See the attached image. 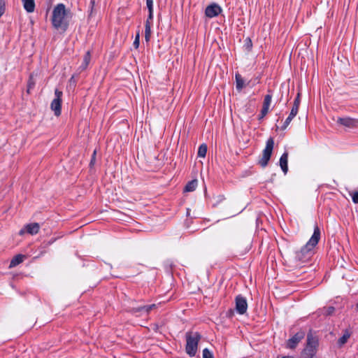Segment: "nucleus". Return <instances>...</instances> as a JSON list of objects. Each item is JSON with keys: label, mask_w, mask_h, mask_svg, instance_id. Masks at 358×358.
<instances>
[{"label": "nucleus", "mask_w": 358, "mask_h": 358, "mask_svg": "<svg viewBox=\"0 0 358 358\" xmlns=\"http://www.w3.org/2000/svg\"><path fill=\"white\" fill-rule=\"evenodd\" d=\"M320 229L316 224L314 227V231L305 245H303L300 250L296 252V258L299 261L306 262L312 254V251L314 248L317 245L320 239Z\"/></svg>", "instance_id": "1"}, {"label": "nucleus", "mask_w": 358, "mask_h": 358, "mask_svg": "<svg viewBox=\"0 0 358 358\" xmlns=\"http://www.w3.org/2000/svg\"><path fill=\"white\" fill-rule=\"evenodd\" d=\"M66 10L64 3H58L52 10V24L57 29L66 31L69 27V21L66 20Z\"/></svg>", "instance_id": "2"}, {"label": "nucleus", "mask_w": 358, "mask_h": 358, "mask_svg": "<svg viewBox=\"0 0 358 358\" xmlns=\"http://www.w3.org/2000/svg\"><path fill=\"white\" fill-rule=\"evenodd\" d=\"M186 338V346L185 351L186 353L189 357L195 356L199 342L201 338V334L199 332H191L188 331L185 334Z\"/></svg>", "instance_id": "3"}, {"label": "nucleus", "mask_w": 358, "mask_h": 358, "mask_svg": "<svg viewBox=\"0 0 358 358\" xmlns=\"http://www.w3.org/2000/svg\"><path fill=\"white\" fill-rule=\"evenodd\" d=\"M159 304H140L133 307H130L129 312L136 317H143L148 315L151 311L156 310L159 307Z\"/></svg>", "instance_id": "4"}, {"label": "nucleus", "mask_w": 358, "mask_h": 358, "mask_svg": "<svg viewBox=\"0 0 358 358\" xmlns=\"http://www.w3.org/2000/svg\"><path fill=\"white\" fill-rule=\"evenodd\" d=\"M273 145L274 141L273 138L271 137L267 140L266 147L262 152V156L259 160V164L262 167L264 168L267 166L272 155Z\"/></svg>", "instance_id": "5"}, {"label": "nucleus", "mask_w": 358, "mask_h": 358, "mask_svg": "<svg viewBox=\"0 0 358 358\" xmlns=\"http://www.w3.org/2000/svg\"><path fill=\"white\" fill-rule=\"evenodd\" d=\"M305 336L306 333L304 331L301 330L298 331L287 341L286 348L291 350L295 349L298 344L304 338Z\"/></svg>", "instance_id": "6"}, {"label": "nucleus", "mask_w": 358, "mask_h": 358, "mask_svg": "<svg viewBox=\"0 0 358 358\" xmlns=\"http://www.w3.org/2000/svg\"><path fill=\"white\" fill-rule=\"evenodd\" d=\"M236 310L240 315H243L248 309V303L245 297L242 295H238L235 299Z\"/></svg>", "instance_id": "7"}, {"label": "nucleus", "mask_w": 358, "mask_h": 358, "mask_svg": "<svg viewBox=\"0 0 358 358\" xmlns=\"http://www.w3.org/2000/svg\"><path fill=\"white\" fill-rule=\"evenodd\" d=\"M222 11V8L216 3H212L205 9V15L208 18L218 16Z\"/></svg>", "instance_id": "8"}, {"label": "nucleus", "mask_w": 358, "mask_h": 358, "mask_svg": "<svg viewBox=\"0 0 358 358\" xmlns=\"http://www.w3.org/2000/svg\"><path fill=\"white\" fill-rule=\"evenodd\" d=\"M336 122L348 128H355L358 125V119L350 117H338Z\"/></svg>", "instance_id": "9"}, {"label": "nucleus", "mask_w": 358, "mask_h": 358, "mask_svg": "<svg viewBox=\"0 0 358 358\" xmlns=\"http://www.w3.org/2000/svg\"><path fill=\"white\" fill-rule=\"evenodd\" d=\"M62 100L53 99L50 104L52 110L56 116H59L62 113Z\"/></svg>", "instance_id": "10"}, {"label": "nucleus", "mask_w": 358, "mask_h": 358, "mask_svg": "<svg viewBox=\"0 0 358 358\" xmlns=\"http://www.w3.org/2000/svg\"><path fill=\"white\" fill-rule=\"evenodd\" d=\"M288 152H285L280 157L279 164L283 173L286 174L288 171Z\"/></svg>", "instance_id": "11"}, {"label": "nucleus", "mask_w": 358, "mask_h": 358, "mask_svg": "<svg viewBox=\"0 0 358 358\" xmlns=\"http://www.w3.org/2000/svg\"><path fill=\"white\" fill-rule=\"evenodd\" d=\"M306 344H308V345H311V346H314L315 348H318V345H319L318 338L313 334L311 330L307 334Z\"/></svg>", "instance_id": "12"}, {"label": "nucleus", "mask_w": 358, "mask_h": 358, "mask_svg": "<svg viewBox=\"0 0 358 358\" xmlns=\"http://www.w3.org/2000/svg\"><path fill=\"white\" fill-rule=\"evenodd\" d=\"M317 348L311 345H308V344H306L303 353L306 356V357H316L315 355L317 352Z\"/></svg>", "instance_id": "13"}, {"label": "nucleus", "mask_w": 358, "mask_h": 358, "mask_svg": "<svg viewBox=\"0 0 358 358\" xmlns=\"http://www.w3.org/2000/svg\"><path fill=\"white\" fill-rule=\"evenodd\" d=\"M26 231L28 234L34 235L36 234L40 229V225L38 223L34 222L28 224L25 226Z\"/></svg>", "instance_id": "14"}, {"label": "nucleus", "mask_w": 358, "mask_h": 358, "mask_svg": "<svg viewBox=\"0 0 358 358\" xmlns=\"http://www.w3.org/2000/svg\"><path fill=\"white\" fill-rule=\"evenodd\" d=\"M26 257L24 255H15L10 261L9 267L13 268L17 266L18 264H21L24 259Z\"/></svg>", "instance_id": "15"}, {"label": "nucleus", "mask_w": 358, "mask_h": 358, "mask_svg": "<svg viewBox=\"0 0 358 358\" xmlns=\"http://www.w3.org/2000/svg\"><path fill=\"white\" fill-rule=\"evenodd\" d=\"M24 10L28 13L34 12L35 9L34 0H22Z\"/></svg>", "instance_id": "16"}, {"label": "nucleus", "mask_w": 358, "mask_h": 358, "mask_svg": "<svg viewBox=\"0 0 358 358\" xmlns=\"http://www.w3.org/2000/svg\"><path fill=\"white\" fill-rule=\"evenodd\" d=\"M198 185V180L196 179L189 181L184 187V192H190L196 189Z\"/></svg>", "instance_id": "17"}, {"label": "nucleus", "mask_w": 358, "mask_h": 358, "mask_svg": "<svg viewBox=\"0 0 358 358\" xmlns=\"http://www.w3.org/2000/svg\"><path fill=\"white\" fill-rule=\"evenodd\" d=\"M236 88L238 91H241L244 87V80L239 73H236Z\"/></svg>", "instance_id": "18"}, {"label": "nucleus", "mask_w": 358, "mask_h": 358, "mask_svg": "<svg viewBox=\"0 0 358 358\" xmlns=\"http://www.w3.org/2000/svg\"><path fill=\"white\" fill-rule=\"evenodd\" d=\"M271 99H272V93H271V90H268V94L265 95V96L264 98L262 108H266V110H269V107H270V105L271 103Z\"/></svg>", "instance_id": "19"}, {"label": "nucleus", "mask_w": 358, "mask_h": 358, "mask_svg": "<svg viewBox=\"0 0 358 358\" xmlns=\"http://www.w3.org/2000/svg\"><path fill=\"white\" fill-rule=\"evenodd\" d=\"M350 337V333L348 331V330H345L343 335L338 339V345L341 347L344 344H345Z\"/></svg>", "instance_id": "20"}, {"label": "nucleus", "mask_w": 358, "mask_h": 358, "mask_svg": "<svg viewBox=\"0 0 358 358\" xmlns=\"http://www.w3.org/2000/svg\"><path fill=\"white\" fill-rule=\"evenodd\" d=\"M90 59H91L90 52L87 51V52H86V53L85 54V55L83 57V61L80 66V68L83 70L85 69L87 67L90 62Z\"/></svg>", "instance_id": "21"}, {"label": "nucleus", "mask_w": 358, "mask_h": 358, "mask_svg": "<svg viewBox=\"0 0 358 358\" xmlns=\"http://www.w3.org/2000/svg\"><path fill=\"white\" fill-rule=\"evenodd\" d=\"M207 152V145L203 143L199 145L198 149L197 155L199 157H205Z\"/></svg>", "instance_id": "22"}, {"label": "nucleus", "mask_w": 358, "mask_h": 358, "mask_svg": "<svg viewBox=\"0 0 358 358\" xmlns=\"http://www.w3.org/2000/svg\"><path fill=\"white\" fill-rule=\"evenodd\" d=\"M151 26L149 24H145V39L148 42L151 36Z\"/></svg>", "instance_id": "23"}, {"label": "nucleus", "mask_w": 358, "mask_h": 358, "mask_svg": "<svg viewBox=\"0 0 358 358\" xmlns=\"http://www.w3.org/2000/svg\"><path fill=\"white\" fill-rule=\"evenodd\" d=\"M295 117L294 116H292L291 114L289 115V116L286 118V120H285L282 126L281 127V129L282 130H285L287 129V127L289 126V124H290V122H292V120Z\"/></svg>", "instance_id": "24"}, {"label": "nucleus", "mask_w": 358, "mask_h": 358, "mask_svg": "<svg viewBox=\"0 0 358 358\" xmlns=\"http://www.w3.org/2000/svg\"><path fill=\"white\" fill-rule=\"evenodd\" d=\"M323 315L326 316H329L332 315L335 311V308L334 306H329L323 308Z\"/></svg>", "instance_id": "25"}, {"label": "nucleus", "mask_w": 358, "mask_h": 358, "mask_svg": "<svg viewBox=\"0 0 358 358\" xmlns=\"http://www.w3.org/2000/svg\"><path fill=\"white\" fill-rule=\"evenodd\" d=\"M148 16L145 21V24L152 25V20H153V9H148Z\"/></svg>", "instance_id": "26"}, {"label": "nucleus", "mask_w": 358, "mask_h": 358, "mask_svg": "<svg viewBox=\"0 0 358 358\" xmlns=\"http://www.w3.org/2000/svg\"><path fill=\"white\" fill-rule=\"evenodd\" d=\"M202 357L203 358H214L213 353L208 348L203 350Z\"/></svg>", "instance_id": "27"}, {"label": "nucleus", "mask_w": 358, "mask_h": 358, "mask_svg": "<svg viewBox=\"0 0 358 358\" xmlns=\"http://www.w3.org/2000/svg\"><path fill=\"white\" fill-rule=\"evenodd\" d=\"M244 42V47L245 49L248 51L251 50L252 47V40L250 38H246Z\"/></svg>", "instance_id": "28"}, {"label": "nucleus", "mask_w": 358, "mask_h": 358, "mask_svg": "<svg viewBox=\"0 0 358 358\" xmlns=\"http://www.w3.org/2000/svg\"><path fill=\"white\" fill-rule=\"evenodd\" d=\"M139 45H140V34H139V32H138L137 34L136 35L135 39L134 41L133 45L136 49H137V48H138Z\"/></svg>", "instance_id": "29"}, {"label": "nucleus", "mask_w": 358, "mask_h": 358, "mask_svg": "<svg viewBox=\"0 0 358 358\" xmlns=\"http://www.w3.org/2000/svg\"><path fill=\"white\" fill-rule=\"evenodd\" d=\"M5 0H0V17L3 15L5 12Z\"/></svg>", "instance_id": "30"}, {"label": "nucleus", "mask_w": 358, "mask_h": 358, "mask_svg": "<svg viewBox=\"0 0 358 358\" xmlns=\"http://www.w3.org/2000/svg\"><path fill=\"white\" fill-rule=\"evenodd\" d=\"M268 110H266V108H262L260 114L259 115L258 120H262L268 113Z\"/></svg>", "instance_id": "31"}, {"label": "nucleus", "mask_w": 358, "mask_h": 358, "mask_svg": "<svg viewBox=\"0 0 358 358\" xmlns=\"http://www.w3.org/2000/svg\"><path fill=\"white\" fill-rule=\"evenodd\" d=\"M299 108V106L293 105L289 114L295 117L298 113Z\"/></svg>", "instance_id": "32"}, {"label": "nucleus", "mask_w": 358, "mask_h": 358, "mask_svg": "<svg viewBox=\"0 0 358 358\" xmlns=\"http://www.w3.org/2000/svg\"><path fill=\"white\" fill-rule=\"evenodd\" d=\"M62 94H63V93L62 91L59 90L58 89H55V98L54 99L62 100Z\"/></svg>", "instance_id": "33"}, {"label": "nucleus", "mask_w": 358, "mask_h": 358, "mask_svg": "<svg viewBox=\"0 0 358 358\" xmlns=\"http://www.w3.org/2000/svg\"><path fill=\"white\" fill-rule=\"evenodd\" d=\"M300 96H301V94H300V92H298L297 96L294 101L293 105L299 106L300 103H301V97Z\"/></svg>", "instance_id": "34"}, {"label": "nucleus", "mask_w": 358, "mask_h": 358, "mask_svg": "<svg viewBox=\"0 0 358 358\" xmlns=\"http://www.w3.org/2000/svg\"><path fill=\"white\" fill-rule=\"evenodd\" d=\"M352 199L355 203H358V192H355L352 194Z\"/></svg>", "instance_id": "35"}, {"label": "nucleus", "mask_w": 358, "mask_h": 358, "mask_svg": "<svg viewBox=\"0 0 358 358\" xmlns=\"http://www.w3.org/2000/svg\"><path fill=\"white\" fill-rule=\"evenodd\" d=\"M148 9H153V0H146Z\"/></svg>", "instance_id": "36"}, {"label": "nucleus", "mask_w": 358, "mask_h": 358, "mask_svg": "<svg viewBox=\"0 0 358 358\" xmlns=\"http://www.w3.org/2000/svg\"><path fill=\"white\" fill-rule=\"evenodd\" d=\"M96 150H94L93 154H92V159H91V161H90V166L94 165V164L95 162V160H96Z\"/></svg>", "instance_id": "37"}, {"label": "nucleus", "mask_w": 358, "mask_h": 358, "mask_svg": "<svg viewBox=\"0 0 358 358\" xmlns=\"http://www.w3.org/2000/svg\"><path fill=\"white\" fill-rule=\"evenodd\" d=\"M69 82H70V83H72V82L75 83V80H74V76H71V78H70V80H69Z\"/></svg>", "instance_id": "38"}, {"label": "nucleus", "mask_w": 358, "mask_h": 358, "mask_svg": "<svg viewBox=\"0 0 358 358\" xmlns=\"http://www.w3.org/2000/svg\"><path fill=\"white\" fill-rule=\"evenodd\" d=\"M24 229H21V230L20 231V234H21V235H22V234H24Z\"/></svg>", "instance_id": "39"}, {"label": "nucleus", "mask_w": 358, "mask_h": 358, "mask_svg": "<svg viewBox=\"0 0 358 358\" xmlns=\"http://www.w3.org/2000/svg\"><path fill=\"white\" fill-rule=\"evenodd\" d=\"M219 197L220 198V201L224 199L222 196H220Z\"/></svg>", "instance_id": "40"}, {"label": "nucleus", "mask_w": 358, "mask_h": 358, "mask_svg": "<svg viewBox=\"0 0 358 358\" xmlns=\"http://www.w3.org/2000/svg\"><path fill=\"white\" fill-rule=\"evenodd\" d=\"M229 315H231V313H232V310H229Z\"/></svg>", "instance_id": "41"}, {"label": "nucleus", "mask_w": 358, "mask_h": 358, "mask_svg": "<svg viewBox=\"0 0 358 358\" xmlns=\"http://www.w3.org/2000/svg\"><path fill=\"white\" fill-rule=\"evenodd\" d=\"M282 358H289V357H282Z\"/></svg>", "instance_id": "42"}, {"label": "nucleus", "mask_w": 358, "mask_h": 358, "mask_svg": "<svg viewBox=\"0 0 358 358\" xmlns=\"http://www.w3.org/2000/svg\"><path fill=\"white\" fill-rule=\"evenodd\" d=\"M357 306V308L358 309V303H357V306Z\"/></svg>", "instance_id": "43"}, {"label": "nucleus", "mask_w": 358, "mask_h": 358, "mask_svg": "<svg viewBox=\"0 0 358 358\" xmlns=\"http://www.w3.org/2000/svg\"><path fill=\"white\" fill-rule=\"evenodd\" d=\"M306 358H317V357H306Z\"/></svg>", "instance_id": "44"}]
</instances>
